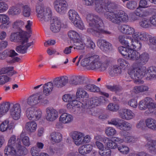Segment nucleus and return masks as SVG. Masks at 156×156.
Instances as JSON below:
<instances>
[{
    "label": "nucleus",
    "mask_w": 156,
    "mask_h": 156,
    "mask_svg": "<svg viewBox=\"0 0 156 156\" xmlns=\"http://www.w3.org/2000/svg\"><path fill=\"white\" fill-rule=\"evenodd\" d=\"M97 44L100 49L104 51L107 52L111 51L112 50V44L105 40H98Z\"/></svg>",
    "instance_id": "13"
},
{
    "label": "nucleus",
    "mask_w": 156,
    "mask_h": 156,
    "mask_svg": "<svg viewBox=\"0 0 156 156\" xmlns=\"http://www.w3.org/2000/svg\"><path fill=\"white\" fill-rule=\"evenodd\" d=\"M61 27V21L60 18L54 17L53 18L50 25V29L53 33L59 31Z\"/></svg>",
    "instance_id": "14"
},
{
    "label": "nucleus",
    "mask_w": 156,
    "mask_h": 156,
    "mask_svg": "<svg viewBox=\"0 0 156 156\" xmlns=\"http://www.w3.org/2000/svg\"><path fill=\"white\" fill-rule=\"evenodd\" d=\"M7 156H22L27 153V149L21 145L20 139L15 135L10 137L4 150Z\"/></svg>",
    "instance_id": "3"
},
{
    "label": "nucleus",
    "mask_w": 156,
    "mask_h": 156,
    "mask_svg": "<svg viewBox=\"0 0 156 156\" xmlns=\"http://www.w3.org/2000/svg\"><path fill=\"white\" fill-rule=\"evenodd\" d=\"M137 139L133 136H126L124 137V142L127 143H134L137 141Z\"/></svg>",
    "instance_id": "62"
},
{
    "label": "nucleus",
    "mask_w": 156,
    "mask_h": 156,
    "mask_svg": "<svg viewBox=\"0 0 156 156\" xmlns=\"http://www.w3.org/2000/svg\"><path fill=\"white\" fill-rule=\"evenodd\" d=\"M140 26L143 28H147L151 27L152 24L151 23L150 19H143L139 23Z\"/></svg>",
    "instance_id": "53"
},
{
    "label": "nucleus",
    "mask_w": 156,
    "mask_h": 156,
    "mask_svg": "<svg viewBox=\"0 0 156 156\" xmlns=\"http://www.w3.org/2000/svg\"><path fill=\"white\" fill-rule=\"evenodd\" d=\"M43 92L46 95L51 93L53 90L54 84L53 82H48L45 83L43 86Z\"/></svg>",
    "instance_id": "30"
},
{
    "label": "nucleus",
    "mask_w": 156,
    "mask_h": 156,
    "mask_svg": "<svg viewBox=\"0 0 156 156\" xmlns=\"http://www.w3.org/2000/svg\"><path fill=\"white\" fill-rule=\"evenodd\" d=\"M118 63L122 68L125 69L129 68L130 66L129 62L126 60L122 58H119L118 59Z\"/></svg>",
    "instance_id": "45"
},
{
    "label": "nucleus",
    "mask_w": 156,
    "mask_h": 156,
    "mask_svg": "<svg viewBox=\"0 0 156 156\" xmlns=\"http://www.w3.org/2000/svg\"><path fill=\"white\" fill-rule=\"evenodd\" d=\"M131 49L129 47H124L122 46H121L119 47L118 50L120 53L123 56H125V57L127 58L129 55V52H130V50Z\"/></svg>",
    "instance_id": "43"
},
{
    "label": "nucleus",
    "mask_w": 156,
    "mask_h": 156,
    "mask_svg": "<svg viewBox=\"0 0 156 156\" xmlns=\"http://www.w3.org/2000/svg\"><path fill=\"white\" fill-rule=\"evenodd\" d=\"M73 42L74 45L75 46L74 48V49L82 50L84 48L85 45L82 41L80 37Z\"/></svg>",
    "instance_id": "44"
},
{
    "label": "nucleus",
    "mask_w": 156,
    "mask_h": 156,
    "mask_svg": "<svg viewBox=\"0 0 156 156\" xmlns=\"http://www.w3.org/2000/svg\"><path fill=\"white\" fill-rule=\"evenodd\" d=\"M72 83L75 85L85 84L87 83V78L84 77L76 76L72 81Z\"/></svg>",
    "instance_id": "29"
},
{
    "label": "nucleus",
    "mask_w": 156,
    "mask_h": 156,
    "mask_svg": "<svg viewBox=\"0 0 156 156\" xmlns=\"http://www.w3.org/2000/svg\"><path fill=\"white\" fill-rule=\"evenodd\" d=\"M77 101L76 100V103L71 110V113L80 114L84 112L85 109H88L89 108V105L85 102L82 103L80 101L77 102Z\"/></svg>",
    "instance_id": "10"
},
{
    "label": "nucleus",
    "mask_w": 156,
    "mask_h": 156,
    "mask_svg": "<svg viewBox=\"0 0 156 156\" xmlns=\"http://www.w3.org/2000/svg\"><path fill=\"white\" fill-rule=\"evenodd\" d=\"M11 103L9 102H3L0 105V117L6 113L10 109Z\"/></svg>",
    "instance_id": "27"
},
{
    "label": "nucleus",
    "mask_w": 156,
    "mask_h": 156,
    "mask_svg": "<svg viewBox=\"0 0 156 156\" xmlns=\"http://www.w3.org/2000/svg\"><path fill=\"white\" fill-rule=\"evenodd\" d=\"M120 31L123 34H133L135 33L134 29L130 26L126 25L121 26L120 29Z\"/></svg>",
    "instance_id": "26"
},
{
    "label": "nucleus",
    "mask_w": 156,
    "mask_h": 156,
    "mask_svg": "<svg viewBox=\"0 0 156 156\" xmlns=\"http://www.w3.org/2000/svg\"><path fill=\"white\" fill-rule=\"evenodd\" d=\"M32 22L30 20H28L27 22V24L25 25V28L26 29L27 32L26 34L27 36L29 38L31 36V34H32V31L31 30V26L32 25Z\"/></svg>",
    "instance_id": "59"
},
{
    "label": "nucleus",
    "mask_w": 156,
    "mask_h": 156,
    "mask_svg": "<svg viewBox=\"0 0 156 156\" xmlns=\"http://www.w3.org/2000/svg\"><path fill=\"white\" fill-rule=\"evenodd\" d=\"M118 39L122 44L126 47H129L133 40L131 37L127 35H120Z\"/></svg>",
    "instance_id": "19"
},
{
    "label": "nucleus",
    "mask_w": 156,
    "mask_h": 156,
    "mask_svg": "<svg viewBox=\"0 0 156 156\" xmlns=\"http://www.w3.org/2000/svg\"><path fill=\"white\" fill-rule=\"evenodd\" d=\"M9 20V18L7 16L4 14H0V22L8 25Z\"/></svg>",
    "instance_id": "60"
},
{
    "label": "nucleus",
    "mask_w": 156,
    "mask_h": 156,
    "mask_svg": "<svg viewBox=\"0 0 156 156\" xmlns=\"http://www.w3.org/2000/svg\"><path fill=\"white\" fill-rule=\"evenodd\" d=\"M117 148L118 150L121 153L124 154H127L129 151V147L125 145L118 146Z\"/></svg>",
    "instance_id": "58"
},
{
    "label": "nucleus",
    "mask_w": 156,
    "mask_h": 156,
    "mask_svg": "<svg viewBox=\"0 0 156 156\" xmlns=\"http://www.w3.org/2000/svg\"><path fill=\"white\" fill-rule=\"evenodd\" d=\"M146 126L149 129L156 130V120L151 118H148L145 120Z\"/></svg>",
    "instance_id": "33"
},
{
    "label": "nucleus",
    "mask_w": 156,
    "mask_h": 156,
    "mask_svg": "<svg viewBox=\"0 0 156 156\" xmlns=\"http://www.w3.org/2000/svg\"><path fill=\"white\" fill-rule=\"evenodd\" d=\"M36 12L39 20L43 24L49 21L52 16V12L51 9L47 8L44 9L40 6L36 7Z\"/></svg>",
    "instance_id": "5"
},
{
    "label": "nucleus",
    "mask_w": 156,
    "mask_h": 156,
    "mask_svg": "<svg viewBox=\"0 0 156 156\" xmlns=\"http://www.w3.org/2000/svg\"><path fill=\"white\" fill-rule=\"evenodd\" d=\"M145 101L146 100L145 98L139 102V108L140 110H146L147 108Z\"/></svg>",
    "instance_id": "64"
},
{
    "label": "nucleus",
    "mask_w": 156,
    "mask_h": 156,
    "mask_svg": "<svg viewBox=\"0 0 156 156\" xmlns=\"http://www.w3.org/2000/svg\"><path fill=\"white\" fill-rule=\"evenodd\" d=\"M120 126H119L120 128L125 130H129L132 127L131 124L126 121L122 122L120 123Z\"/></svg>",
    "instance_id": "56"
},
{
    "label": "nucleus",
    "mask_w": 156,
    "mask_h": 156,
    "mask_svg": "<svg viewBox=\"0 0 156 156\" xmlns=\"http://www.w3.org/2000/svg\"><path fill=\"white\" fill-rule=\"evenodd\" d=\"M68 15L69 20L71 21L72 22H73L76 20H78V19H80V17L78 14L74 10H70L68 12Z\"/></svg>",
    "instance_id": "37"
},
{
    "label": "nucleus",
    "mask_w": 156,
    "mask_h": 156,
    "mask_svg": "<svg viewBox=\"0 0 156 156\" xmlns=\"http://www.w3.org/2000/svg\"><path fill=\"white\" fill-rule=\"evenodd\" d=\"M67 7L68 4L67 2L65 0H62L55 9L58 13L60 14L63 15L66 12Z\"/></svg>",
    "instance_id": "17"
},
{
    "label": "nucleus",
    "mask_w": 156,
    "mask_h": 156,
    "mask_svg": "<svg viewBox=\"0 0 156 156\" xmlns=\"http://www.w3.org/2000/svg\"><path fill=\"white\" fill-rule=\"evenodd\" d=\"M129 55L127 58L132 60H136L139 59L140 54L137 51L131 49L129 52Z\"/></svg>",
    "instance_id": "41"
},
{
    "label": "nucleus",
    "mask_w": 156,
    "mask_h": 156,
    "mask_svg": "<svg viewBox=\"0 0 156 156\" xmlns=\"http://www.w3.org/2000/svg\"><path fill=\"white\" fill-rule=\"evenodd\" d=\"M85 89L87 90L94 92H99L100 89L97 86L92 84H88L85 86Z\"/></svg>",
    "instance_id": "49"
},
{
    "label": "nucleus",
    "mask_w": 156,
    "mask_h": 156,
    "mask_svg": "<svg viewBox=\"0 0 156 156\" xmlns=\"http://www.w3.org/2000/svg\"><path fill=\"white\" fill-rule=\"evenodd\" d=\"M73 116L71 115L66 113L62 114L59 118V121L64 124L71 122L73 121Z\"/></svg>",
    "instance_id": "22"
},
{
    "label": "nucleus",
    "mask_w": 156,
    "mask_h": 156,
    "mask_svg": "<svg viewBox=\"0 0 156 156\" xmlns=\"http://www.w3.org/2000/svg\"><path fill=\"white\" fill-rule=\"evenodd\" d=\"M116 11L105 12L104 13L105 17L109 21L113 23L116 13Z\"/></svg>",
    "instance_id": "46"
},
{
    "label": "nucleus",
    "mask_w": 156,
    "mask_h": 156,
    "mask_svg": "<svg viewBox=\"0 0 156 156\" xmlns=\"http://www.w3.org/2000/svg\"><path fill=\"white\" fill-rule=\"evenodd\" d=\"M44 98V96L39 93L30 96L27 100V103L31 105H34L41 102V100Z\"/></svg>",
    "instance_id": "16"
},
{
    "label": "nucleus",
    "mask_w": 156,
    "mask_h": 156,
    "mask_svg": "<svg viewBox=\"0 0 156 156\" xmlns=\"http://www.w3.org/2000/svg\"><path fill=\"white\" fill-rule=\"evenodd\" d=\"M145 147L151 153L156 154V141L152 140L148 141L145 145Z\"/></svg>",
    "instance_id": "25"
},
{
    "label": "nucleus",
    "mask_w": 156,
    "mask_h": 156,
    "mask_svg": "<svg viewBox=\"0 0 156 156\" xmlns=\"http://www.w3.org/2000/svg\"><path fill=\"white\" fill-rule=\"evenodd\" d=\"M68 78L66 76H63L54 78L53 82L54 87L58 88H61L65 86L68 83Z\"/></svg>",
    "instance_id": "11"
},
{
    "label": "nucleus",
    "mask_w": 156,
    "mask_h": 156,
    "mask_svg": "<svg viewBox=\"0 0 156 156\" xmlns=\"http://www.w3.org/2000/svg\"><path fill=\"white\" fill-rule=\"evenodd\" d=\"M109 61V58L106 56H102L100 60L98 55H94L90 56H87L81 64L83 66H89L92 70H98L103 72L108 67Z\"/></svg>",
    "instance_id": "1"
},
{
    "label": "nucleus",
    "mask_w": 156,
    "mask_h": 156,
    "mask_svg": "<svg viewBox=\"0 0 156 156\" xmlns=\"http://www.w3.org/2000/svg\"><path fill=\"white\" fill-rule=\"evenodd\" d=\"M46 120L49 122H52L56 120L58 117V113L55 109L51 107L47 108L45 110Z\"/></svg>",
    "instance_id": "12"
},
{
    "label": "nucleus",
    "mask_w": 156,
    "mask_h": 156,
    "mask_svg": "<svg viewBox=\"0 0 156 156\" xmlns=\"http://www.w3.org/2000/svg\"><path fill=\"white\" fill-rule=\"evenodd\" d=\"M10 113L11 117L14 120H18L20 117L21 112V107L18 103L13 104L11 103Z\"/></svg>",
    "instance_id": "8"
},
{
    "label": "nucleus",
    "mask_w": 156,
    "mask_h": 156,
    "mask_svg": "<svg viewBox=\"0 0 156 156\" xmlns=\"http://www.w3.org/2000/svg\"><path fill=\"white\" fill-rule=\"evenodd\" d=\"M133 37L135 40H140L144 41L147 40L149 38L148 34L144 32L135 33L133 34Z\"/></svg>",
    "instance_id": "23"
},
{
    "label": "nucleus",
    "mask_w": 156,
    "mask_h": 156,
    "mask_svg": "<svg viewBox=\"0 0 156 156\" xmlns=\"http://www.w3.org/2000/svg\"><path fill=\"white\" fill-rule=\"evenodd\" d=\"M120 119L119 118H114L112 119L110 121H108V123L119 127L120 126Z\"/></svg>",
    "instance_id": "63"
},
{
    "label": "nucleus",
    "mask_w": 156,
    "mask_h": 156,
    "mask_svg": "<svg viewBox=\"0 0 156 156\" xmlns=\"http://www.w3.org/2000/svg\"><path fill=\"white\" fill-rule=\"evenodd\" d=\"M105 133L108 136H113L116 133V131L113 128L111 127H107L105 128Z\"/></svg>",
    "instance_id": "57"
},
{
    "label": "nucleus",
    "mask_w": 156,
    "mask_h": 156,
    "mask_svg": "<svg viewBox=\"0 0 156 156\" xmlns=\"http://www.w3.org/2000/svg\"><path fill=\"white\" fill-rule=\"evenodd\" d=\"M42 112L40 109H35L33 107L28 108L26 110V115L29 120L37 121L41 116Z\"/></svg>",
    "instance_id": "7"
},
{
    "label": "nucleus",
    "mask_w": 156,
    "mask_h": 156,
    "mask_svg": "<svg viewBox=\"0 0 156 156\" xmlns=\"http://www.w3.org/2000/svg\"><path fill=\"white\" fill-rule=\"evenodd\" d=\"M24 22L20 20H18L15 21L12 24L13 28L16 31L21 32L23 31L22 28L24 27Z\"/></svg>",
    "instance_id": "38"
},
{
    "label": "nucleus",
    "mask_w": 156,
    "mask_h": 156,
    "mask_svg": "<svg viewBox=\"0 0 156 156\" xmlns=\"http://www.w3.org/2000/svg\"><path fill=\"white\" fill-rule=\"evenodd\" d=\"M122 70L121 68L117 65L113 66L109 71V74L112 76H113L117 75L118 74H121Z\"/></svg>",
    "instance_id": "35"
},
{
    "label": "nucleus",
    "mask_w": 156,
    "mask_h": 156,
    "mask_svg": "<svg viewBox=\"0 0 156 156\" xmlns=\"http://www.w3.org/2000/svg\"><path fill=\"white\" fill-rule=\"evenodd\" d=\"M37 125L34 121L27 122L26 125V129L31 132H34L36 129Z\"/></svg>",
    "instance_id": "42"
},
{
    "label": "nucleus",
    "mask_w": 156,
    "mask_h": 156,
    "mask_svg": "<svg viewBox=\"0 0 156 156\" xmlns=\"http://www.w3.org/2000/svg\"><path fill=\"white\" fill-rule=\"evenodd\" d=\"M150 58L148 54L146 52L143 53L140 55L139 58V63L141 65L145 64L148 61Z\"/></svg>",
    "instance_id": "34"
},
{
    "label": "nucleus",
    "mask_w": 156,
    "mask_h": 156,
    "mask_svg": "<svg viewBox=\"0 0 156 156\" xmlns=\"http://www.w3.org/2000/svg\"><path fill=\"white\" fill-rule=\"evenodd\" d=\"M51 140L56 143L60 142L62 140V135L59 132H53L50 135Z\"/></svg>",
    "instance_id": "31"
},
{
    "label": "nucleus",
    "mask_w": 156,
    "mask_h": 156,
    "mask_svg": "<svg viewBox=\"0 0 156 156\" xmlns=\"http://www.w3.org/2000/svg\"><path fill=\"white\" fill-rule=\"evenodd\" d=\"M76 100H80V99L87 98L89 95L82 87H79L76 90Z\"/></svg>",
    "instance_id": "20"
},
{
    "label": "nucleus",
    "mask_w": 156,
    "mask_h": 156,
    "mask_svg": "<svg viewBox=\"0 0 156 156\" xmlns=\"http://www.w3.org/2000/svg\"><path fill=\"white\" fill-rule=\"evenodd\" d=\"M147 108H156V102L152 98L150 97L145 98Z\"/></svg>",
    "instance_id": "48"
},
{
    "label": "nucleus",
    "mask_w": 156,
    "mask_h": 156,
    "mask_svg": "<svg viewBox=\"0 0 156 156\" xmlns=\"http://www.w3.org/2000/svg\"><path fill=\"white\" fill-rule=\"evenodd\" d=\"M20 7L21 8L22 13L25 17H28L30 15L31 10L29 6L27 5H20Z\"/></svg>",
    "instance_id": "40"
},
{
    "label": "nucleus",
    "mask_w": 156,
    "mask_h": 156,
    "mask_svg": "<svg viewBox=\"0 0 156 156\" xmlns=\"http://www.w3.org/2000/svg\"><path fill=\"white\" fill-rule=\"evenodd\" d=\"M18 5L16 7H12L8 11V13L9 14L12 15H18L21 12V10L19 7H20Z\"/></svg>",
    "instance_id": "51"
},
{
    "label": "nucleus",
    "mask_w": 156,
    "mask_h": 156,
    "mask_svg": "<svg viewBox=\"0 0 156 156\" xmlns=\"http://www.w3.org/2000/svg\"><path fill=\"white\" fill-rule=\"evenodd\" d=\"M83 3L87 5H92L94 3L95 4V10L97 12L101 11V8H99V4L100 0H82Z\"/></svg>",
    "instance_id": "28"
},
{
    "label": "nucleus",
    "mask_w": 156,
    "mask_h": 156,
    "mask_svg": "<svg viewBox=\"0 0 156 156\" xmlns=\"http://www.w3.org/2000/svg\"><path fill=\"white\" fill-rule=\"evenodd\" d=\"M83 133L77 131H74L71 133V136L75 144L77 145L81 144L83 138Z\"/></svg>",
    "instance_id": "21"
},
{
    "label": "nucleus",
    "mask_w": 156,
    "mask_h": 156,
    "mask_svg": "<svg viewBox=\"0 0 156 156\" xmlns=\"http://www.w3.org/2000/svg\"><path fill=\"white\" fill-rule=\"evenodd\" d=\"M104 7L106 12L113 11L112 10L115 9L117 7V5L111 0H100L98 8H101V11L97 12L99 13H102L104 12Z\"/></svg>",
    "instance_id": "6"
},
{
    "label": "nucleus",
    "mask_w": 156,
    "mask_h": 156,
    "mask_svg": "<svg viewBox=\"0 0 156 156\" xmlns=\"http://www.w3.org/2000/svg\"><path fill=\"white\" fill-rule=\"evenodd\" d=\"M101 98L97 97H94L90 99V104L89 103L85 102L87 104L89 105V108H92L95 107L100 105L101 102Z\"/></svg>",
    "instance_id": "32"
},
{
    "label": "nucleus",
    "mask_w": 156,
    "mask_h": 156,
    "mask_svg": "<svg viewBox=\"0 0 156 156\" xmlns=\"http://www.w3.org/2000/svg\"><path fill=\"white\" fill-rule=\"evenodd\" d=\"M92 149V146L90 145L87 144L82 146L79 149V152L81 154L89 153Z\"/></svg>",
    "instance_id": "36"
},
{
    "label": "nucleus",
    "mask_w": 156,
    "mask_h": 156,
    "mask_svg": "<svg viewBox=\"0 0 156 156\" xmlns=\"http://www.w3.org/2000/svg\"><path fill=\"white\" fill-rule=\"evenodd\" d=\"M134 13L139 18L146 16L149 15V13L147 11L143 12L140 8H137Z\"/></svg>",
    "instance_id": "54"
},
{
    "label": "nucleus",
    "mask_w": 156,
    "mask_h": 156,
    "mask_svg": "<svg viewBox=\"0 0 156 156\" xmlns=\"http://www.w3.org/2000/svg\"><path fill=\"white\" fill-rule=\"evenodd\" d=\"M136 41L134 42L133 41L132 42L131 45L129 46L131 49H135V50H140L141 47V44L139 41H138V40H135Z\"/></svg>",
    "instance_id": "55"
},
{
    "label": "nucleus",
    "mask_w": 156,
    "mask_h": 156,
    "mask_svg": "<svg viewBox=\"0 0 156 156\" xmlns=\"http://www.w3.org/2000/svg\"><path fill=\"white\" fill-rule=\"evenodd\" d=\"M69 37L73 41L79 39L80 37L78 34L74 30H70L68 33Z\"/></svg>",
    "instance_id": "52"
},
{
    "label": "nucleus",
    "mask_w": 156,
    "mask_h": 156,
    "mask_svg": "<svg viewBox=\"0 0 156 156\" xmlns=\"http://www.w3.org/2000/svg\"><path fill=\"white\" fill-rule=\"evenodd\" d=\"M9 121L8 120L4 121L0 125V129L2 132H4L7 130V129H11L12 127V126L10 124H9Z\"/></svg>",
    "instance_id": "47"
},
{
    "label": "nucleus",
    "mask_w": 156,
    "mask_h": 156,
    "mask_svg": "<svg viewBox=\"0 0 156 156\" xmlns=\"http://www.w3.org/2000/svg\"><path fill=\"white\" fill-rule=\"evenodd\" d=\"M145 67L133 68L128 71V73L131 78L135 80V82H139L143 76H146V79L150 80L154 77L156 78V67L151 66L148 68L145 73Z\"/></svg>",
    "instance_id": "4"
},
{
    "label": "nucleus",
    "mask_w": 156,
    "mask_h": 156,
    "mask_svg": "<svg viewBox=\"0 0 156 156\" xmlns=\"http://www.w3.org/2000/svg\"><path fill=\"white\" fill-rule=\"evenodd\" d=\"M119 115L121 118L126 120L131 119L134 117V114L130 110L126 109L120 111Z\"/></svg>",
    "instance_id": "18"
},
{
    "label": "nucleus",
    "mask_w": 156,
    "mask_h": 156,
    "mask_svg": "<svg viewBox=\"0 0 156 156\" xmlns=\"http://www.w3.org/2000/svg\"><path fill=\"white\" fill-rule=\"evenodd\" d=\"M27 33L24 31L12 33L10 35V39L12 41L22 42L24 40H28L29 37L26 34Z\"/></svg>",
    "instance_id": "9"
},
{
    "label": "nucleus",
    "mask_w": 156,
    "mask_h": 156,
    "mask_svg": "<svg viewBox=\"0 0 156 156\" xmlns=\"http://www.w3.org/2000/svg\"><path fill=\"white\" fill-rule=\"evenodd\" d=\"M2 50H0V52ZM18 55V54L13 50L9 51L8 50H6L2 52H0V59H5L7 55L10 57H12Z\"/></svg>",
    "instance_id": "24"
},
{
    "label": "nucleus",
    "mask_w": 156,
    "mask_h": 156,
    "mask_svg": "<svg viewBox=\"0 0 156 156\" xmlns=\"http://www.w3.org/2000/svg\"><path fill=\"white\" fill-rule=\"evenodd\" d=\"M28 40L27 39L24 41H23L21 42V45L17 46L16 48V51L18 53L24 54L27 52V50L28 48L33 45L34 44V42L32 41L30 43H28Z\"/></svg>",
    "instance_id": "15"
},
{
    "label": "nucleus",
    "mask_w": 156,
    "mask_h": 156,
    "mask_svg": "<svg viewBox=\"0 0 156 156\" xmlns=\"http://www.w3.org/2000/svg\"><path fill=\"white\" fill-rule=\"evenodd\" d=\"M73 23L76 27L81 30H83L84 27L83 23L82 21L80 20V19H78V20H76Z\"/></svg>",
    "instance_id": "61"
},
{
    "label": "nucleus",
    "mask_w": 156,
    "mask_h": 156,
    "mask_svg": "<svg viewBox=\"0 0 156 156\" xmlns=\"http://www.w3.org/2000/svg\"><path fill=\"white\" fill-rule=\"evenodd\" d=\"M119 19L120 20V24L121 23H126L128 21L129 18L127 14L124 11L120 10L118 11Z\"/></svg>",
    "instance_id": "39"
},
{
    "label": "nucleus",
    "mask_w": 156,
    "mask_h": 156,
    "mask_svg": "<svg viewBox=\"0 0 156 156\" xmlns=\"http://www.w3.org/2000/svg\"><path fill=\"white\" fill-rule=\"evenodd\" d=\"M63 100L66 102H75L76 100V96L75 95L71 94H66L63 96Z\"/></svg>",
    "instance_id": "50"
},
{
    "label": "nucleus",
    "mask_w": 156,
    "mask_h": 156,
    "mask_svg": "<svg viewBox=\"0 0 156 156\" xmlns=\"http://www.w3.org/2000/svg\"><path fill=\"white\" fill-rule=\"evenodd\" d=\"M86 20L89 26L91 27L88 28L87 31L93 35L99 37L102 34H112L111 32L101 28L103 26V22L102 19L98 15L94 14H88L87 16Z\"/></svg>",
    "instance_id": "2"
}]
</instances>
